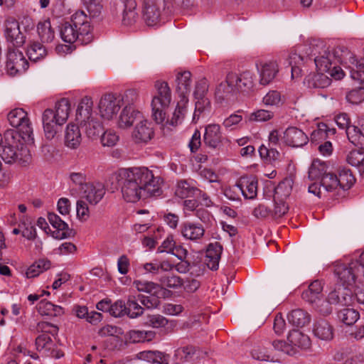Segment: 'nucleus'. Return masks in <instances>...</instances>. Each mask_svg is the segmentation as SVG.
<instances>
[{"instance_id":"obj_1","label":"nucleus","mask_w":364,"mask_h":364,"mask_svg":"<svg viewBox=\"0 0 364 364\" xmlns=\"http://www.w3.org/2000/svg\"><path fill=\"white\" fill-rule=\"evenodd\" d=\"M117 178L122 198L128 203H136L162 193L163 178L147 167L121 168Z\"/></svg>"},{"instance_id":"obj_2","label":"nucleus","mask_w":364,"mask_h":364,"mask_svg":"<svg viewBox=\"0 0 364 364\" xmlns=\"http://www.w3.org/2000/svg\"><path fill=\"white\" fill-rule=\"evenodd\" d=\"M19 133L8 129L4 133V141L0 144V156L8 164L19 161L27 162L31 157L29 150L24 145Z\"/></svg>"},{"instance_id":"obj_3","label":"nucleus","mask_w":364,"mask_h":364,"mask_svg":"<svg viewBox=\"0 0 364 364\" xmlns=\"http://www.w3.org/2000/svg\"><path fill=\"white\" fill-rule=\"evenodd\" d=\"M70 112V103L68 99L63 98L55 103V109H46L42 116L43 130L48 139H53L60 131V127L68 119Z\"/></svg>"},{"instance_id":"obj_4","label":"nucleus","mask_w":364,"mask_h":364,"mask_svg":"<svg viewBox=\"0 0 364 364\" xmlns=\"http://www.w3.org/2000/svg\"><path fill=\"white\" fill-rule=\"evenodd\" d=\"M154 87L156 90L151 101L152 117L158 124H162L166 119V109L171 101V92L168 83L157 80Z\"/></svg>"},{"instance_id":"obj_5","label":"nucleus","mask_w":364,"mask_h":364,"mask_svg":"<svg viewBox=\"0 0 364 364\" xmlns=\"http://www.w3.org/2000/svg\"><path fill=\"white\" fill-rule=\"evenodd\" d=\"M338 53V50L336 49L333 53L325 52L323 55L316 57L314 62L318 72L326 73L336 80L341 79L344 74L338 63H341L343 59L336 56Z\"/></svg>"},{"instance_id":"obj_6","label":"nucleus","mask_w":364,"mask_h":364,"mask_svg":"<svg viewBox=\"0 0 364 364\" xmlns=\"http://www.w3.org/2000/svg\"><path fill=\"white\" fill-rule=\"evenodd\" d=\"M362 267L358 262L352 261L348 264H339L335 269V274L342 283V287H348L355 284H362Z\"/></svg>"},{"instance_id":"obj_7","label":"nucleus","mask_w":364,"mask_h":364,"mask_svg":"<svg viewBox=\"0 0 364 364\" xmlns=\"http://www.w3.org/2000/svg\"><path fill=\"white\" fill-rule=\"evenodd\" d=\"M282 145H284L283 142V136L277 129L272 130L268 136V146L262 144L259 148V154L262 159L272 162L279 160L281 154L277 150V148H282Z\"/></svg>"},{"instance_id":"obj_8","label":"nucleus","mask_w":364,"mask_h":364,"mask_svg":"<svg viewBox=\"0 0 364 364\" xmlns=\"http://www.w3.org/2000/svg\"><path fill=\"white\" fill-rule=\"evenodd\" d=\"M350 77L360 82L362 86L347 92L346 99L353 105H358L364 100V59L356 62L350 70Z\"/></svg>"},{"instance_id":"obj_9","label":"nucleus","mask_w":364,"mask_h":364,"mask_svg":"<svg viewBox=\"0 0 364 364\" xmlns=\"http://www.w3.org/2000/svg\"><path fill=\"white\" fill-rule=\"evenodd\" d=\"M8 120L13 127H16L23 140L29 139L33 134V128L27 113L21 108H16L8 114Z\"/></svg>"},{"instance_id":"obj_10","label":"nucleus","mask_w":364,"mask_h":364,"mask_svg":"<svg viewBox=\"0 0 364 364\" xmlns=\"http://www.w3.org/2000/svg\"><path fill=\"white\" fill-rule=\"evenodd\" d=\"M122 102V98L113 94L103 95L99 102V112L101 117L109 120L119 112Z\"/></svg>"},{"instance_id":"obj_11","label":"nucleus","mask_w":364,"mask_h":364,"mask_svg":"<svg viewBox=\"0 0 364 364\" xmlns=\"http://www.w3.org/2000/svg\"><path fill=\"white\" fill-rule=\"evenodd\" d=\"M28 68V63L21 51L9 48L7 53L6 68L10 75L24 73Z\"/></svg>"},{"instance_id":"obj_12","label":"nucleus","mask_w":364,"mask_h":364,"mask_svg":"<svg viewBox=\"0 0 364 364\" xmlns=\"http://www.w3.org/2000/svg\"><path fill=\"white\" fill-rule=\"evenodd\" d=\"M201 253L199 251L188 252L183 248V274L198 277L203 274Z\"/></svg>"},{"instance_id":"obj_13","label":"nucleus","mask_w":364,"mask_h":364,"mask_svg":"<svg viewBox=\"0 0 364 364\" xmlns=\"http://www.w3.org/2000/svg\"><path fill=\"white\" fill-rule=\"evenodd\" d=\"M83 11H77L71 16L70 23L79 29L81 36H83L82 43L87 44L92 41V34L91 33L92 27L90 25V18Z\"/></svg>"},{"instance_id":"obj_14","label":"nucleus","mask_w":364,"mask_h":364,"mask_svg":"<svg viewBox=\"0 0 364 364\" xmlns=\"http://www.w3.org/2000/svg\"><path fill=\"white\" fill-rule=\"evenodd\" d=\"M4 36L8 42L14 47H20L26 42V36L20 31L19 23L14 18H9L4 23Z\"/></svg>"},{"instance_id":"obj_15","label":"nucleus","mask_w":364,"mask_h":364,"mask_svg":"<svg viewBox=\"0 0 364 364\" xmlns=\"http://www.w3.org/2000/svg\"><path fill=\"white\" fill-rule=\"evenodd\" d=\"M105 193V187L102 183L92 182L83 186L80 194L81 198L90 205H97L103 198Z\"/></svg>"},{"instance_id":"obj_16","label":"nucleus","mask_w":364,"mask_h":364,"mask_svg":"<svg viewBox=\"0 0 364 364\" xmlns=\"http://www.w3.org/2000/svg\"><path fill=\"white\" fill-rule=\"evenodd\" d=\"M283 142L285 146L302 147L309 142V137L301 129L289 127L283 132Z\"/></svg>"},{"instance_id":"obj_17","label":"nucleus","mask_w":364,"mask_h":364,"mask_svg":"<svg viewBox=\"0 0 364 364\" xmlns=\"http://www.w3.org/2000/svg\"><path fill=\"white\" fill-rule=\"evenodd\" d=\"M236 186L246 199L252 200L257 196L258 180L256 176H243L236 183Z\"/></svg>"},{"instance_id":"obj_18","label":"nucleus","mask_w":364,"mask_h":364,"mask_svg":"<svg viewBox=\"0 0 364 364\" xmlns=\"http://www.w3.org/2000/svg\"><path fill=\"white\" fill-rule=\"evenodd\" d=\"M230 83H234L235 89L240 91L250 90L254 85V74L250 70H245L237 75L235 73H228Z\"/></svg>"},{"instance_id":"obj_19","label":"nucleus","mask_w":364,"mask_h":364,"mask_svg":"<svg viewBox=\"0 0 364 364\" xmlns=\"http://www.w3.org/2000/svg\"><path fill=\"white\" fill-rule=\"evenodd\" d=\"M257 67L259 73V82L263 85L272 82L279 73V65L276 61L260 62Z\"/></svg>"},{"instance_id":"obj_20","label":"nucleus","mask_w":364,"mask_h":364,"mask_svg":"<svg viewBox=\"0 0 364 364\" xmlns=\"http://www.w3.org/2000/svg\"><path fill=\"white\" fill-rule=\"evenodd\" d=\"M223 139L219 124H210L205 127L203 141L206 146L217 149L222 144Z\"/></svg>"},{"instance_id":"obj_21","label":"nucleus","mask_w":364,"mask_h":364,"mask_svg":"<svg viewBox=\"0 0 364 364\" xmlns=\"http://www.w3.org/2000/svg\"><path fill=\"white\" fill-rule=\"evenodd\" d=\"M142 118V114L135 109L134 107L131 105L126 106L119 114L117 121V127L122 129H128L131 127L135 122H139Z\"/></svg>"},{"instance_id":"obj_22","label":"nucleus","mask_w":364,"mask_h":364,"mask_svg":"<svg viewBox=\"0 0 364 364\" xmlns=\"http://www.w3.org/2000/svg\"><path fill=\"white\" fill-rule=\"evenodd\" d=\"M196 182H188L183 180V198H194L198 200V204L200 203L206 207H210L213 205L209 196L203 193L199 188L196 186Z\"/></svg>"},{"instance_id":"obj_23","label":"nucleus","mask_w":364,"mask_h":364,"mask_svg":"<svg viewBox=\"0 0 364 364\" xmlns=\"http://www.w3.org/2000/svg\"><path fill=\"white\" fill-rule=\"evenodd\" d=\"M330 302L333 304L349 306L353 300L352 291L346 287L338 285L336 288L328 294Z\"/></svg>"},{"instance_id":"obj_24","label":"nucleus","mask_w":364,"mask_h":364,"mask_svg":"<svg viewBox=\"0 0 364 364\" xmlns=\"http://www.w3.org/2000/svg\"><path fill=\"white\" fill-rule=\"evenodd\" d=\"M154 136L151 124L143 118L136 124L132 132V137L137 143L147 142Z\"/></svg>"},{"instance_id":"obj_25","label":"nucleus","mask_w":364,"mask_h":364,"mask_svg":"<svg viewBox=\"0 0 364 364\" xmlns=\"http://www.w3.org/2000/svg\"><path fill=\"white\" fill-rule=\"evenodd\" d=\"M48 219L50 225L56 229L53 232V237L62 240L67 238L71 235V230L69 229L68 225L64 222L57 214L54 213H49Z\"/></svg>"},{"instance_id":"obj_26","label":"nucleus","mask_w":364,"mask_h":364,"mask_svg":"<svg viewBox=\"0 0 364 364\" xmlns=\"http://www.w3.org/2000/svg\"><path fill=\"white\" fill-rule=\"evenodd\" d=\"M161 11L156 0L144 1L143 16L148 26L155 25L159 21Z\"/></svg>"},{"instance_id":"obj_27","label":"nucleus","mask_w":364,"mask_h":364,"mask_svg":"<svg viewBox=\"0 0 364 364\" xmlns=\"http://www.w3.org/2000/svg\"><path fill=\"white\" fill-rule=\"evenodd\" d=\"M93 102L91 97H84L78 104L76 111V120L81 124L95 117L92 114Z\"/></svg>"},{"instance_id":"obj_28","label":"nucleus","mask_w":364,"mask_h":364,"mask_svg":"<svg viewBox=\"0 0 364 364\" xmlns=\"http://www.w3.org/2000/svg\"><path fill=\"white\" fill-rule=\"evenodd\" d=\"M333 326L324 319L315 321L313 326L314 335L320 340L328 341L333 339L334 335Z\"/></svg>"},{"instance_id":"obj_29","label":"nucleus","mask_w":364,"mask_h":364,"mask_svg":"<svg viewBox=\"0 0 364 364\" xmlns=\"http://www.w3.org/2000/svg\"><path fill=\"white\" fill-rule=\"evenodd\" d=\"M82 141V135L77 125L70 123L65 131V144L70 149L77 148Z\"/></svg>"},{"instance_id":"obj_30","label":"nucleus","mask_w":364,"mask_h":364,"mask_svg":"<svg viewBox=\"0 0 364 364\" xmlns=\"http://www.w3.org/2000/svg\"><path fill=\"white\" fill-rule=\"evenodd\" d=\"M60 36L63 41L68 43H73L76 41L82 43L83 36L81 32L70 22H65L63 24L60 30Z\"/></svg>"},{"instance_id":"obj_31","label":"nucleus","mask_w":364,"mask_h":364,"mask_svg":"<svg viewBox=\"0 0 364 364\" xmlns=\"http://www.w3.org/2000/svg\"><path fill=\"white\" fill-rule=\"evenodd\" d=\"M287 318L289 323L292 326L301 328L309 323L311 316L307 311L301 309H296L288 314Z\"/></svg>"},{"instance_id":"obj_32","label":"nucleus","mask_w":364,"mask_h":364,"mask_svg":"<svg viewBox=\"0 0 364 364\" xmlns=\"http://www.w3.org/2000/svg\"><path fill=\"white\" fill-rule=\"evenodd\" d=\"M80 126L90 139H95L98 136L104 129L102 123L95 116L80 124Z\"/></svg>"},{"instance_id":"obj_33","label":"nucleus","mask_w":364,"mask_h":364,"mask_svg":"<svg viewBox=\"0 0 364 364\" xmlns=\"http://www.w3.org/2000/svg\"><path fill=\"white\" fill-rule=\"evenodd\" d=\"M287 339L291 346L300 348H308L311 345L309 337L298 330L290 331Z\"/></svg>"},{"instance_id":"obj_34","label":"nucleus","mask_w":364,"mask_h":364,"mask_svg":"<svg viewBox=\"0 0 364 364\" xmlns=\"http://www.w3.org/2000/svg\"><path fill=\"white\" fill-rule=\"evenodd\" d=\"M234 83H230L228 79V73L226 75L225 80L221 82L215 88V96L216 100L222 102L227 99L229 95L235 90Z\"/></svg>"},{"instance_id":"obj_35","label":"nucleus","mask_w":364,"mask_h":364,"mask_svg":"<svg viewBox=\"0 0 364 364\" xmlns=\"http://www.w3.org/2000/svg\"><path fill=\"white\" fill-rule=\"evenodd\" d=\"M26 53L30 60L37 62L46 56L47 50L41 43L33 41L29 43Z\"/></svg>"},{"instance_id":"obj_36","label":"nucleus","mask_w":364,"mask_h":364,"mask_svg":"<svg viewBox=\"0 0 364 364\" xmlns=\"http://www.w3.org/2000/svg\"><path fill=\"white\" fill-rule=\"evenodd\" d=\"M204 233L205 230L200 224L186 223L183 225V237L188 240L197 241Z\"/></svg>"},{"instance_id":"obj_37","label":"nucleus","mask_w":364,"mask_h":364,"mask_svg":"<svg viewBox=\"0 0 364 364\" xmlns=\"http://www.w3.org/2000/svg\"><path fill=\"white\" fill-rule=\"evenodd\" d=\"M37 32L43 43H50L54 39L55 31L49 20L39 22L37 25Z\"/></svg>"},{"instance_id":"obj_38","label":"nucleus","mask_w":364,"mask_h":364,"mask_svg":"<svg viewBox=\"0 0 364 364\" xmlns=\"http://www.w3.org/2000/svg\"><path fill=\"white\" fill-rule=\"evenodd\" d=\"M50 262L48 259H41L33 263L26 271V278H33L38 276L43 272L50 268Z\"/></svg>"},{"instance_id":"obj_39","label":"nucleus","mask_w":364,"mask_h":364,"mask_svg":"<svg viewBox=\"0 0 364 364\" xmlns=\"http://www.w3.org/2000/svg\"><path fill=\"white\" fill-rule=\"evenodd\" d=\"M347 162L358 168L360 174L364 176V152L360 150H353L346 157Z\"/></svg>"},{"instance_id":"obj_40","label":"nucleus","mask_w":364,"mask_h":364,"mask_svg":"<svg viewBox=\"0 0 364 364\" xmlns=\"http://www.w3.org/2000/svg\"><path fill=\"white\" fill-rule=\"evenodd\" d=\"M337 176L338 185L343 190H348L355 182V178L352 171L347 168H340Z\"/></svg>"},{"instance_id":"obj_41","label":"nucleus","mask_w":364,"mask_h":364,"mask_svg":"<svg viewBox=\"0 0 364 364\" xmlns=\"http://www.w3.org/2000/svg\"><path fill=\"white\" fill-rule=\"evenodd\" d=\"M327 173V165L325 162L316 159L312 161L309 169V177L311 180L321 179Z\"/></svg>"},{"instance_id":"obj_42","label":"nucleus","mask_w":364,"mask_h":364,"mask_svg":"<svg viewBox=\"0 0 364 364\" xmlns=\"http://www.w3.org/2000/svg\"><path fill=\"white\" fill-rule=\"evenodd\" d=\"M348 140L355 146L363 149L364 146V134L360 129L354 125L347 127L346 130Z\"/></svg>"},{"instance_id":"obj_43","label":"nucleus","mask_w":364,"mask_h":364,"mask_svg":"<svg viewBox=\"0 0 364 364\" xmlns=\"http://www.w3.org/2000/svg\"><path fill=\"white\" fill-rule=\"evenodd\" d=\"M133 284L139 291L149 293L152 295H156L162 290L159 284L149 281L135 280Z\"/></svg>"},{"instance_id":"obj_44","label":"nucleus","mask_w":364,"mask_h":364,"mask_svg":"<svg viewBox=\"0 0 364 364\" xmlns=\"http://www.w3.org/2000/svg\"><path fill=\"white\" fill-rule=\"evenodd\" d=\"M55 346V343L48 334L39 335L36 338V350L43 353L45 355L48 353H50L51 351V348Z\"/></svg>"},{"instance_id":"obj_45","label":"nucleus","mask_w":364,"mask_h":364,"mask_svg":"<svg viewBox=\"0 0 364 364\" xmlns=\"http://www.w3.org/2000/svg\"><path fill=\"white\" fill-rule=\"evenodd\" d=\"M329 133L333 134L335 133V129H329L325 123H319L318 124V128L316 130H314L311 134V141L312 142H316L325 140L328 137Z\"/></svg>"},{"instance_id":"obj_46","label":"nucleus","mask_w":364,"mask_h":364,"mask_svg":"<svg viewBox=\"0 0 364 364\" xmlns=\"http://www.w3.org/2000/svg\"><path fill=\"white\" fill-rule=\"evenodd\" d=\"M338 316L339 319L346 325L350 326L354 324L360 317L358 311L353 309H343L341 310Z\"/></svg>"},{"instance_id":"obj_47","label":"nucleus","mask_w":364,"mask_h":364,"mask_svg":"<svg viewBox=\"0 0 364 364\" xmlns=\"http://www.w3.org/2000/svg\"><path fill=\"white\" fill-rule=\"evenodd\" d=\"M326 73H320L314 75L309 80V85L315 88H324L331 85V79L325 75Z\"/></svg>"},{"instance_id":"obj_48","label":"nucleus","mask_w":364,"mask_h":364,"mask_svg":"<svg viewBox=\"0 0 364 364\" xmlns=\"http://www.w3.org/2000/svg\"><path fill=\"white\" fill-rule=\"evenodd\" d=\"M195 112L193 119H198L202 114L210 113L211 110V102L208 97L195 99Z\"/></svg>"},{"instance_id":"obj_49","label":"nucleus","mask_w":364,"mask_h":364,"mask_svg":"<svg viewBox=\"0 0 364 364\" xmlns=\"http://www.w3.org/2000/svg\"><path fill=\"white\" fill-rule=\"evenodd\" d=\"M208 321V317L205 314L198 313L191 316L188 320L183 323V329H197L201 323Z\"/></svg>"},{"instance_id":"obj_50","label":"nucleus","mask_w":364,"mask_h":364,"mask_svg":"<svg viewBox=\"0 0 364 364\" xmlns=\"http://www.w3.org/2000/svg\"><path fill=\"white\" fill-rule=\"evenodd\" d=\"M168 320L159 314L147 315L144 318V325L159 328L164 327L168 324Z\"/></svg>"},{"instance_id":"obj_51","label":"nucleus","mask_w":364,"mask_h":364,"mask_svg":"<svg viewBox=\"0 0 364 364\" xmlns=\"http://www.w3.org/2000/svg\"><path fill=\"white\" fill-rule=\"evenodd\" d=\"M321 186L327 191H332L337 188L338 185V176L333 173H327L321 179Z\"/></svg>"},{"instance_id":"obj_52","label":"nucleus","mask_w":364,"mask_h":364,"mask_svg":"<svg viewBox=\"0 0 364 364\" xmlns=\"http://www.w3.org/2000/svg\"><path fill=\"white\" fill-rule=\"evenodd\" d=\"M129 4V9H125L123 11L122 14V23L124 25L129 26L132 25L134 22H135L137 18V14L135 11V2L133 0H127Z\"/></svg>"},{"instance_id":"obj_53","label":"nucleus","mask_w":364,"mask_h":364,"mask_svg":"<svg viewBox=\"0 0 364 364\" xmlns=\"http://www.w3.org/2000/svg\"><path fill=\"white\" fill-rule=\"evenodd\" d=\"M251 355L254 359L257 360L273 361V358H271L270 354L263 345L255 346L251 351Z\"/></svg>"},{"instance_id":"obj_54","label":"nucleus","mask_w":364,"mask_h":364,"mask_svg":"<svg viewBox=\"0 0 364 364\" xmlns=\"http://www.w3.org/2000/svg\"><path fill=\"white\" fill-rule=\"evenodd\" d=\"M159 251L171 252L177 257L179 259L182 260V256L179 254V249L175 246V242L172 236L168 237L159 247Z\"/></svg>"},{"instance_id":"obj_55","label":"nucleus","mask_w":364,"mask_h":364,"mask_svg":"<svg viewBox=\"0 0 364 364\" xmlns=\"http://www.w3.org/2000/svg\"><path fill=\"white\" fill-rule=\"evenodd\" d=\"M209 83L206 78H201L198 80L195 85L193 92L194 99L205 98L208 92Z\"/></svg>"},{"instance_id":"obj_56","label":"nucleus","mask_w":364,"mask_h":364,"mask_svg":"<svg viewBox=\"0 0 364 364\" xmlns=\"http://www.w3.org/2000/svg\"><path fill=\"white\" fill-rule=\"evenodd\" d=\"M19 227L22 228L21 234L23 237L32 240L36 237V230L32 223L26 220L19 224Z\"/></svg>"},{"instance_id":"obj_57","label":"nucleus","mask_w":364,"mask_h":364,"mask_svg":"<svg viewBox=\"0 0 364 364\" xmlns=\"http://www.w3.org/2000/svg\"><path fill=\"white\" fill-rule=\"evenodd\" d=\"M126 306L127 309V316L131 318H136L143 314L142 307L134 299L129 298Z\"/></svg>"},{"instance_id":"obj_58","label":"nucleus","mask_w":364,"mask_h":364,"mask_svg":"<svg viewBox=\"0 0 364 364\" xmlns=\"http://www.w3.org/2000/svg\"><path fill=\"white\" fill-rule=\"evenodd\" d=\"M274 117V112L270 110L258 109L251 114L250 119L255 122H267Z\"/></svg>"},{"instance_id":"obj_59","label":"nucleus","mask_w":364,"mask_h":364,"mask_svg":"<svg viewBox=\"0 0 364 364\" xmlns=\"http://www.w3.org/2000/svg\"><path fill=\"white\" fill-rule=\"evenodd\" d=\"M110 315L114 317H122L127 315L126 304L122 300H117L111 305Z\"/></svg>"},{"instance_id":"obj_60","label":"nucleus","mask_w":364,"mask_h":364,"mask_svg":"<svg viewBox=\"0 0 364 364\" xmlns=\"http://www.w3.org/2000/svg\"><path fill=\"white\" fill-rule=\"evenodd\" d=\"M82 2L90 16H96L101 12L100 0H82Z\"/></svg>"},{"instance_id":"obj_61","label":"nucleus","mask_w":364,"mask_h":364,"mask_svg":"<svg viewBox=\"0 0 364 364\" xmlns=\"http://www.w3.org/2000/svg\"><path fill=\"white\" fill-rule=\"evenodd\" d=\"M77 217L80 220H86L90 215V210L87 204L85 202L84 199L78 200L76 203Z\"/></svg>"},{"instance_id":"obj_62","label":"nucleus","mask_w":364,"mask_h":364,"mask_svg":"<svg viewBox=\"0 0 364 364\" xmlns=\"http://www.w3.org/2000/svg\"><path fill=\"white\" fill-rule=\"evenodd\" d=\"M119 140V136L113 131H106L101 136V143L104 146H113Z\"/></svg>"},{"instance_id":"obj_63","label":"nucleus","mask_w":364,"mask_h":364,"mask_svg":"<svg viewBox=\"0 0 364 364\" xmlns=\"http://www.w3.org/2000/svg\"><path fill=\"white\" fill-rule=\"evenodd\" d=\"M328 297L326 299H320L314 307L323 315H329L332 312V305Z\"/></svg>"},{"instance_id":"obj_64","label":"nucleus","mask_w":364,"mask_h":364,"mask_svg":"<svg viewBox=\"0 0 364 364\" xmlns=\"http://www.w3.org/2000/svg\"><path fill=\"white\" fill-rule=\"evenodd\" d=\"M262 102L265 105H278L281 102V95L277 90H271L265 95Z\"/></svg>"}]
</instances>
